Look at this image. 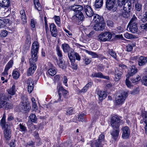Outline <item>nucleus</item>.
<instances>
[{
	"instance_id": "obj_6",
	"label": "nucleus",
	"mask_w": 147,
	"mask_h": 147,
	"mask_svg": "<svg viewBox=\"0 0 147 147\" xmlns=\"http://www.w3.org/2000/svg\"><path fill=\"white\" fill-rule=\"evenodd\" d=\"M67 92V91L62 87H60L58 90L59 98L57 99V101H59L62 100V96H65Z\"/></svg>"
},
{
	"instance_id": "obj_53",
	"label": "nucleus",
	"mask_w": 147,
	"mask_h": 147,
	"mask_svg": "<svg viewBox=\"0 0 147 147\" xmlns=\"http://www.w3.org/2000/svg\"><path fill=\"white\" fill-rule=\"evenodd\" d=\"M85 115V114L84 113L81 114H80L78 117V119H80V120L81 121H84V117Z\"/></svg>"
},
{
	"instance_id": "obj_25",
	"label": "nucleus",
	"mask_w": 147,
	"mask_h": 147,
	"mask_svg": "<svg viewBox=\"0 0 147 147\" xmlns=\"http://www.w3.org/2000/svg\"><path fill=\"white\" fill-rule=\"evenodd\" d=\"M93 20L95 23H98L102 22L101 20L102 19L100 16L97 14H94L93 16Z\"/></svg>"
},
{
	"instance_id": "obj_44",
	"label": "nucleus",
	"mask_w": 147,
	"mask_h": 147,
	"mask_svg": "<svg viewBox=\"0 0 147 147\" xmlns=\"http://www.w3.org/2000/svg\"><path fill=\"white\" fill-rule=\"evenodd\" d=\"M8 33L7 31L6 30H3L2 31L0 34V36L2 38L5 37L7 35Z\"/></svg>"
},
{
	"instance_id": "obj_51",
	"label": "nucleus",
	"mask_w": 147,
	"mask_h": 147,
	"mask_svg": "<svg viewBox=\"0 0 147 147\" xmlns=\"http://www.w3.org/2000/svg\"><path fill=\"white\" fill-rule=\"evenodd\" d=\"M55 19L56 23L58 25H59L60 24V18L59 16H55L54 17Z\"/></svg>"
},
{
	"instance_id": "obj_3",
	"label": "nucleus",
	"mask_w": 147,
	"mask_h": 147,
	"mask_svg": "<svg viewBox=\"0 0 147 147\" xmlns=\"http://www.w3.org/2000/svg\"><path fill=\"white\" fill-rule=\"evenodd\" d=\"M121 119L118 117H112L111 120V124L113 129L119 128Z\"/></svg>"
},
{
	"instance_id": "obj_33",
	"label": "nucleus",
	"mask_w": 147,
	"mask_h": 147,
	"mask_svg": "<svg viewBox=\"0 0 147 147\" xmlns=\"http://www.w3.org/2000/svg\"><path fill=\"white\" fill-rule=\"evenodd\" d=\"M62 47L63 51L65 52H68L70 50L69 47L67 44H63Z\"/></svg>"
},
{
	"instance_id": "obj_21",
	"label": "nucleus",
	"mask_w": 147,
	"mask_h": 147,
	"mask_svg": "<svg viewBox=\"0 0 147 147\" xmlns=\"http://www.w3.org/2000/svg\"><path fill=\"white\" fill-rule=\"evenodd\" d=\"M9 0H0V6L2 7H8L9 5Z\"/></svg>"
},
{
	"instance_id": "obj_59",
	"label": "nucleus",
	"mask_w": 147,
	"mask_h": 147,
	"mask_svg": "<svg viewBox=\"0 0 147 147\" xmlns=\"http://www.w3.org/2000/svg\"><path fill=\"white\" fill-rule=\"evenodd\" d=\"M4 26V22L2 20L0 19V28L3 27Z\"/></svg>"
},
{
	"instance_id": "obj_58",
	"label": "nucleus",
	"mask_w": 147,
	"mask_h": 147,
	"mask_svg": "<svg viewBox=\"0 0 147 147\" xmlns=\"http://www.w3.org/2000/svg\"><path fill=\"white\" fill-rule=\"evenodd\" d=\"M104 136L102 134H101L99 136L98 140L101 141H103L104 140Z\"/></svg>"
},
{
	"instance_id": "obj_22",
	"label": "nucleus",
	"mask_w": 147,
	"mask_h": 147,
	"mask_svg": "<svg viewBox=\"0 0 147 147\" xmlns=\"http://www.w3.org/2000/svg\"><path fill=\"white\" fill-rule=\"evenodd\" d=\"M83 9V7L81 5H75L72 7V9L74 11L76 12V13L79 12H81V11Z\"/></svg>"
},
{
	"instance_id": "obj_18",
	"label": "nucleus",
	"mask_w": 147,
	"mask_h": 147,
	"mask_svg": "<svg viewBox=\"0 0 147 147\" xmlns=\"http://www.w3.org/2000/svg\"><path fill=\"white\" fill-rule=\"evenodd\" d=\"M147 62V58L146 57L141 56L139 59L138 64L140 66L144 65Z\"/></svg>"
},
{
	"instance_id": "obj_35",
	"label": "nucleus",
	"mask_w": 147,
	"mask_h": 147,
	"mask_svg": "<svg viewBox=\"0 0 147 147\" xmlns=\"http://www.w3.org/2000/svg\"><path fill=\"white\" fill-rule=\"evenodd\" d=\"M49 74L51 76H53L56 74V70L53 68H51L48 70Z\"/></svg>"
},
{
	"instance_id": "obj_64",
	"label": "nucleus",
	"mask_w": 147,
	"mask_h": 147,
	"mask_svg": "<svg viewBox=\"0 0 147 147\" xmlns=\"http://www.w3.org/2000/svg\"><path fill=\"white\" fill-rule=\"evenodd\" d=\"M88 89V87L85 86L83 88L82 90H81V92H86L87 91Z\"/></svg>"
},
{
	"instance_id": "obj_4",
	"label": "nucleus",
	"mask_w": 147,
	"mask_h": 147,
	"mask_svg": "<svg viewBox=\"0 0 147 147\" xmlns=\"http://www.w3.org/2000/svg\"><path fill=\"white\" fill-rule=\"evenodd\" d=\"M112 37V34L109 32H106L100 34L98 36L99 40L103 41L109 40Z\"/></svg>"
},
{
	"instance_id": "obj_41",
	"label": "nucleus",
	"mask_w": 147,
	"mask_h": 147,
	"mask_svg": "<svg viewBox=\"0 0 147 147\" xmlns=\"http://www.w3.org/2000/svg\"><path fill=\"white\" fill-rule=\"evenodd\" d=\"M12 76L14 78L18 79L20 76V74L18 72L16 71H14L13 73Z\"/></svg>"
},
{
	"instance_id": "obj_57",
	"label": "nucleus",
	"mask_w": 147,
	"mask_h": 147,
	"mask_svg": "<svg viewBox=\"0 0 147 147\" xmlns=\"http://www.w3.org/2000/svg\"><path fill=\"white\" fill-rule=\"evenodd\" d=\"M35 22L32 19L31 20V26L32 28H34L35 27Z\"/></svg>"
},
{
	"instance_id": "obj_48",
	"label": "nucleus",
	"mask_w": 147,
	"mask_h": 147,
	"mask_svg": "<svg viewBox=\"0 0 147 147\" xmlns=\"http://www.w3.org/2000/svg\"><path fill=\"white\" fill-rule=\"evenodd\" d=\"M13 105L11 103L8 102L6 103L5 106V108L7 109H11L13 108Z\"/></svg>"
},
{
	"instance_id": "obj_29",
	"label": "nucleus",
	"mask_w": 147,
	"mask_h": 147,
	"mask_svg": "<svg viewBox=\"0 0 147 147\" xmlns=\"http://www.w3.org/2000/svg\"><path fill=\"white\" fill-rule=\"evenodd\" d=\"M68 55L71 62H75V55L74 52L73 51H71L68 54Z\"/></svg>"
},
{
	"instance_id": "obj_45",
	"label": "nucleus",
	"mask_w": 147,
	"mask_h": 147,
	"mask_svg": "<svg viewBox=\"0 0 147 147\" xmlns=\"http://www.w3.org/2000/svg\"><path fill=\"white\" fill-rule=\"evenodd\" d=\"M109 53L110 55L114 58L116 59L117 57V55L116 53L112 50H110L109 52Z\"/></svg>"
},
{
	"instance_id": "obj_2",
	"label": "nucleus",
	"mask_w": 147,
	"mask_h": 147,
	"mask_svg": "<svg viewBox=\"0 0 147 147\" xmlns=\"http://www.w3.org/2000/svg\"><path fill=\"white\" fill-rule=\"evenodd\" d=\"M126 68V66L123 64H120L119 65V67L115 71V81H118L121 78L122 72L121 71L122 69H124Z\"/></svg>"
},
{
	"instance_id": "obj_31",
	"label": "nucleus",
	"mask_w": 147,
	"mask_h": 147,
	"mask_svg": "<svg viewBox=\"0 0 147 147\" xmlns=\"http://www.w3.org/2000/svg\"><path fill=\"white\" fill-rule=\"evenodd\" d=\"M143 121L146 123V125L144 127L145 132L146 134L147 135V117L146 115L143 113Z\"/></svg>"
},
{
	"instance_id": "obj_54",
	"label": "nucleus",
	"mask_w": 147,
	"mask_h": 147,
	"mask_svg": "<svg viewBox=\"0 0 147 147\" xmlns=\"http://www.w3.org/2000/svg\"><path fill=\"white\" fill-rule=\"evenodd\" d=\"M19 126L21 130V131H25L26 130V127L22 124L20 123L19 125Z\"/></svg>"
},
{
	"instance_id": "obj_7",
	"label": "nucleus",
	"mask_w": 147,
	"mask_h": 147,
	"mask_svg": "<svg viewBox=\"0 0 147 147\" xmlns=\"http://www.w3.org/2000/svg\"><path fill=\"white\" fill-rule=\"evenodd\" d=\"M122 131V137L124 139L128 138L130 135V130L127 126L123 127L121 129Z\"/></svg>"
},
{
	"instance_id": "obj_15",
	"label": "nucleus",
	"mask_w": 147,
	"mask_h": 147,
	"mask_svg": "<svg viewBox=\"0 0 147 147\" xmlns=\"http://www.w3.org/2000/svg\"><path fill=\"white\" fill-rule=\"evenodd\" d=\"M128 27L130 31L132 33H135L138 31L137 25L136 24H128Z\"/></svg>"
},
{
	"instance_id": "obj_14",
	"label": "nucleus",
	"mask_w": 147,
	"mask_h": 147,
	"mask_svg": "<svg viewBox=\"0 0 147 147\" xmlns=\"http://www.w3.org/2000/svg\"><path fill=\"white\" fill-rule=\"evenodd\" d=\"M13 63L12 60H10L8 63L7 64L5 68L4 72L2 73V75L3 76H7L8 74L7 72L9 69L12 66V65Z\"/></svg>"
},
{
	"instance_id": "obj_42",
	"label": "nucleus",
	"mask_w": 147,
	"mask_h": 147,
	"mask_svg": "<svg viewBox=\"0 0 147 147\" xmlns=\"http://www.w3.org/2000/svg\"><path fill=\"white\" fill-rule=\"evenodd\" d=\"M135 9L137 11H140L142 9V5L140 3H137L135 5Z\"/></svg>"
},
{
	"instance_id": "obj_9",
	"label": "nucleus",
	"mask_w": 147,
	"mask_h": 147,
	"mask_svg": "<svg viewBox=\"0 0 147 147\" xmlns=\"http://www.w3.org/2000/svg\"><path fill=\"white\" fill-rule=\"evenodd\" d=\"M105 26V24L103 22H101L95 23L93 28L96 31H101L104 29Z\"/></svg>"
},
{
	"instance_id": "obj_23",
	"label": "nucleus",
	"mask_w": 147,
	"mask_h": 147,
	"mask_svg": "<svg viewBox=\"0 0 147 147\" xmlns=\"http://www.w3.org/2000/svg\"><path fill=\"white\" fill-rule=\"evenodd\" d=\"M119 128L113 129L111 133V135L115 139H116L119 135Z\"/></svg>"
},
{
	"instance_id": "obj_63",
	"label": "nucleus",
	"mask_w": 147,
	"mask_h": 147,
	"mask_svg": "<svg viewBox=\"0 0 147 147\" xmlns=\"http://www.w3.org/2000/svg\"><path fill=\"white\" fill-rule=\"evenodd\" d=\"M85 63L86 65L88 64L91 62V61L88 58L85 59Z\"/></svg>"
},
{
	"instance_id": "obj_39",
	"label": "nucleus",
	"mask_w": 147,
	"mask_h": 147,
	"mask_svg": "<svg viewBox=\"0 0 147 147\" xmlns=\"http://www.w3.org/2000/svg\"><path fill=\"white\" fill-rule=\"evenodd\" d=\"M137 20V19L136 17H133L131 18V20L130 21L129 24H132L135 25V24H136V25H137V23L136 22Z\"/></svg>"
},
{
	"instance_id": "obj_12",
	"label": "nucleus",
	"mask_w": 147,
	"mask_h": 147,
	"mask_svg": "<svg viewBox=\"0 0 147 147\" xmlns=\"http://www.w3.org/2000/svg\"><path fill=\"white\" fill-rule=\"evenodd\" d=\"M50 30L52 36L54 37L56 36L57 34V30L56 26L53 24H51L50 26Z\"/></svg>"
},
{
	"instance_id": "obj_46",
	"label": "nucleus",
	"mask_w": 147,
	"mask_h": 147,
	"mask_svg": "<svg viewBox=\"0 0 147 147\" xmlns=\"http://www.w3.org/2000/svg\"><path fill=\"white\" fill-rule=\"evenodd\" d=\"M141 21L143 22L147 21V11L145 12L143 17L141 19Z\"/></svg>"
},
{
	"instance_id": "obj_56",
	"label": "nucleus",
	"mask_w": 147,
	"mask_h": 147,
	"mask_svg": "<svg viewBox=\"0 0 147 147\" xmlns=\"http://www.w3.org/2000/svg\"><path fill=\"white\" fill-rule=\"evenodd\" d=\"M107 25L111 27H113V22L110 20H108L107 22Z\"/></svg>"
},
{
	"instance_id": "obj_52",
	"label": "nucleus",
	"mask_w": 147,
	"mask_h": 147,
	"mask_svg": "<svg viewBox=\"0 0 147 147\" xmlns=\"http://www.w3.org/2000/svg\"><path fill=\"white\" fill-rule=\"evenodd\" d=\"M6 101L5 100H1V102H0V108H2L3 107H5V106Z\"/></svg>"
},
{
	"instance_id": "obj_43",
	"label": "nucleus",
	"mask_w": 147,
	"mask_h": 147,
	"mask_svg": "<svg viewBox=\"0 0 147 147\" xmlns=\"http://www.w3.org/2000/svg\"><path fill=\"white\" fill-rule=\"evenodd\" d=\"M141 79V78L140 76L138 75L135 78H133L131 80V81L133 83H135L139 81Z\"/></svg>"
},
{
	"instance_id": "obj_47",
	"label": "nucleus",
	"mask_w": 147,
	"mask_h": 147,
	"mask_svg": "<svg viewBox=\"0 0 147 147\" xmlns=\"http://www.w3.org/2000/svg\"><path fill=\"white\" fill-rule=\"evenodd\" d=\"M142 83L146 86H147V76L143 77L142 79Z\"/></svg>"
},
{
	"instance_id": "obj_27",
	"label": "nucleus",
	"mask_w": 147,
	"mask_h": 147,
	"mask_svg": "<svg viewBox=\"0 0 147 147\" xmlns=\"http://www.w3.org/2000/svg\"><path fill=\"white\" fill-rule=\"evenodd\" d=\"M20 13L23 22V24L26 23L27 21L25 11L24 10H22L20 11Z\"/></svg>"
},
{
	"instance_id": "obj_28",
	"label": "nucleus",
	"mask_w": 147,
	"mask_h": 147,
	"mask_svg": "<svg viewBox=\"0 0 147 147\" xmlns=\"http://www.w3.org/2000/svg\"><path fill=\"white\" fill-rule=\"evenodd\" d=\"M137 69L136 68H135V66H131L130 69V70L129 71L128 75H129V76H132L134 74L137 73Z\"/></svg>"
},
{
	"instance_id": "obj_20",
	"label": "nucleus",
	"mask_w": 147,
	"mask_h": 147,
	"mask_svg": "<svg viewBox=\"0 0 147 147\" xmlns=\"http://www.w3.org/2000/svg\"><path fill=\"white\" fill-rule=\"evenodd\" d=\"M115 1L111 0H107L106 4L107 8L108 9H111L113 7Z\"/></svg>"
},
{
	"instance_id": "obj_36",
	"label": "nucleus",
	"mask_w": 147,
	"mask_h": 147,
	"mask_svg": "<svg viewBox=\"0 0 147 147\" xmlns=\"http://www.w3.org/2000/svg\"><path fill=\"white\" fill-rule=\"evenodd\" d=\"M85 51L88 54L91 55L92 58H97L98 57L97 54L95 53L87 50H86Z\"/></svg>"
},
{
	"instance_id": "obj_40",
	"label": "nucleus",
	"mask_w": 147,
	"mask_h": 147,
	"mask_svg": "<svg viewBox=\"0 0 147 147\" xmlns=\"http://www.w3.org/2000/svg\"><path fill=\"white\" fill-rule=\"evenodd\" d=\"M30 120L32 122L36 121L37 119L36 115L34 114H32L29 116Z\"/></svg>"
},
{
	"instance_id": "obj_10",
	"label": "nucleus",
	"mask_w": 147,
	"mask_h": 147,
	"mask_svg": "<svg viewBox=\"0 0 147 147\" xmlns=\"http://www.w3.org/2000/svg\"><path fill=\"white\" fill-rule=\"evenodd\" d=\"M123 9L126 13H128L130 11L131 8V2L129 0H127L126 2L123 4Z\"/></svg>"
},
{
	"instance_id": "obj_50",
	"label": "nucleus",
	"mask_w": 147,
	"mask_h": 147,
	"mask_svg": "<svg viewBox=\"0 0 147 147\" xmlns=\"http://www.w3.org/2000/svg\"><path fill=\"white\" fill-rule=\"evenodd\" d=\"M141 28L143 30H147V23L145 24H141L140 25Z\"/></svg>"
},
{
	"instance_id": "obj_1",
	"label": "nucleus",
	"mask_w": 147,
	"mask_h": 147,
	"mask_svg": "<svg viewBox=\"0 0 147 147\" xmlns=\"http://www.w3.org/2000/svg\"><path fill=\"white\" fill-rule=\"evenodd\" d=\"M38 48V44L37 42H34L31 50L32 58L30 59V67L28 69V75H30L33 74L36 69V66L35 63L37 59V53Z\"/></svg>"
},
{
	"instance_id": "obj_38",
	"label": "nucleus",
	"mask_w": 147,
	"mask_h": 147,
	"mask_svg": "<svg viewBox=\"0 0 147 147\" xmlns=\"http://www.w3.org/2000/svg\"><path fill=\"white\" fill-rule=\"evenodd\" d=\"M135 43H133L131 45L129 44L126 47L127 51H131L133 49V47L136 46Z\"/></svg>"
},
{
	"instance_id": "obj_8",
	"label": "nucleus",
	"mask_w": 147,
	"mask_h": 147,
	"mask_svg": "<svg viewBox=\"0 0 147 147\" xmlns=\"http://www.w3.org/2000/svg\"><path fill=\"white\" fill-rule=\"evenodd\" d=\"M4 134L6 140H10L11 136V132L10 129V126H8L7 128L4 129Z\"/></svg>"
},
{
	"instance_id": "obj_34",
	"label": "nucleus",
	"mask_w": 147,
	"mask_h": 147,
	"mask_svg": "<svg viewBox=\"0 0 147 147\" xmlns=\"http://www.w3.org/2000/svg\"><path fill=\"white\" fill-rule=\"evenodd\" d=\"M124 36L125 38L127 39H131L137 38L136 36L129 34L128 33H126L124 35Z\"/></svg>"
},
{
	"instance_id": "obj_26",
	"label": "nucleus",
	"mask_w": 147,
	"mask_h": 147,
	"mask_svg": "<svg viewBox=\"0 0 147 147\" xmlns=\"http://www.w3.org/2000/svg\"><path fill=\"white\" fill-rule=\"evenodd\" d=\"M16 91V86L15 85H13L12 87L9 89L7 90V91L9 94L13 95L15 94Z\"/></svg>"
},
{
	"instance_id": "obj_61",
	"label": "nucleus",
	"mask_w": 147,
	"mask_h": 147,
	"mask_svg": "<svg viewBox=\"0 0 147 147\" xmlns=\"http://www.w3.org/2000/svg\"><path fill=\"white\" fill-rule=\"evenodd\" d=\"M73 111V109L70 108L67 111V114L70 115Z\"/></svg>"
},
{
	"instance_id": "obj_17",
	"label": "nucleus",
	"mask_w": 147,
	"mask_h": 147,
	"mask_svg": "<svg viewBox=\"0 0 147 147\" xmlns=\"http://www.w3.org/2000/svg\"><path fill=\"white\" fill-rule=\"evenodd\" d=\"M73 19H76V20H82L84 19V15L82 12L77 13L72 17Z\"/></svg>"
},
{
	"instance_id": "obj_13",
	"label": "nucleus",
	"mask_w": 147,
	"mask_h": 147,
	"mask_svg": "<svg viewBox=\"0 0 147 147\" xmlns=\"http://www.w3.org/2000/svg\"><path fill=\"white\" fill-rule=\"evenodd\" d=\"M27 83L28 85V90L29 93H31L33 89V80L31 79H29L27 81Z\"/></svg>"
},
{
	"instance_id": "obj_55",
	"label": "nucleus",
	"mask_w": 147,
	"mask_h": 147,
	"mask_svg": "<svg viewBox=\"0 0 147 147\" xmlns=\"http://www.w3.org/2000/svg\"><path fill=\"white\" fill-rule=\"evenodd\" d=\"M71 67L74 69H77V66L76 64L75 63V62H71Z\"/></svg>"
},
{
	"instance_id": "obj_30",
	"label": "nucleus",
	"mask_w": 147,
	"mask_h": 147,
	"mask_svg": "<svg viewBox=\"0 0 147 147\" xmlns=\"http://www.w3.org/2000/svg\"><path fill=\"white\" fill-rule=\"evenodd\" d=\"M103 3V0H96L95 6L97 8H99L102 6Z\"/></svg>"
},
{
	"instance_id": "obj_24",
	"label": "nucleus",
	"mask_w": 147,
	"mask_h": 147,
	"mask_svg": "<svg viewBox=\"0 0 147 147\" xmlns=\"http://www.w3.org/2000/svg\"><path fill=\"white\" fill-rule=\"evenodd\" d=\"M57 63L60 67L63 69L65 67V62L63 61L62 58L59 59V61H57Z\"/></svg>"
},
{
	"instance_id": "obj_19",
	"label": "nucleus",
	"mask_w": 147,
	"mask_h": 147,
	"mask_svg": "<svg viewBox=\"0 0 147 147\" xmlns=\"http://www.w3.org/2000/svg\"><path fill=\"white\" fill-rule=\"evenodd\" d=\"M5 116L4 115L3 116L1 120V125L3 129H5L7 128L8 126H10L9 125L7 124H5Z\"/></svg>"
},
{
	"instance_id": "obj_16",
	"label": "nucleus",
	"mask_w": 147,
	"mask_h": 147,
	"mask_svg": "<svg viewBox=\"0 0 147 147\" xmlns=\"http://www.w3.org/2000/svg\"><path fill=\"white\" fill-rule=\"evenodd\" d=\"M98 94L99 96V99L100 101H102L103 99L105 98L107 94L104 91L100 90L98 91Z\"/></svg>"
},
{
	"instance_id": "obj_32",
	"label": "nucleus",
	"mask_w": 147,
	"mask_h": 147,
	"mask_svg": "<svg viewBox=\"0 0 147 147\" xmlns=\"http://www.w3.org/2000/svg\"><path fill=\"white\" fill-rule=\"evenodd\" d=\"M34 4L36 9L39 11H40L42 9L41 6L39 3L38 0H34Z\"/></svg>"
},
{
	"instance_id": "obj_49",
	"label": "nucleus",
	"mask_w": 147,
	"mask_h": 147,
	"mask_svg": "<svg viewBox=\"0 0 147 147\" xmlns=\"http://www.w3.org/2000/svg\"><path fill=\"white\" fill-rule=\"evenodd\" d=\"M126 77L127 78L126 80V84L128 87H129L131 86V83L129 80V75H126Z\"/></svg>"
},
{
	"instance_id": "obj_60",
	"label": "nucleus",
	"mask_w": 147,
	"mask_h": 147,
	"mask_svg": "<svg viewBox=\"0 0 147 147\" xmlns=\"http://www.w3.org/2000/svg\"><path fill=\"white\" fill-rule=\"evenodd\" d=\"M57 54H58V56L59 57V58H62L61 57L62 56V54L61 53L60 51L59 48H57Z\"/></svg>"
},
{
	"instance_id": "obj_11",
	"label": "nucleus",
	"mask_w": 147,
	"mask_h": 147,
	"mask_svg": "<svg viewBox=\"0 0 147 147\" xmlns=\"http://www.w3.org/2000/svg\"><path fill=\"white\" fill-rule=\"evenodd\" d=\"M85 11L87 15L89 17H91L93 15V12L90 7L88 5L84 6Z\"/></svg>"
},
{
	"instance_id": "obj_5",
	"label": "nucleus",
	"mask_w": 147,
	"mask_h": 147,
	"mask_svg": "<svg viewBox=\"0 0 147 147\" xmlns=\"http://www.w3.org/2000/svg\"><path fill=\"white\" fill-rule=\"evenodd\" d=\"M127 95V92H125L122 93L120 95L118 96L115 99L117 104L118 105L122 104L124 101Z\"/></svg>"
},
{
	"instance_id": "obj_62",
	"label": "nucleus",
	"mask_w": 147,
	"mask_h": 147,
	"mask_svg": "<svg viewBox=\"0 0 147 147\" xmlns=\"http://www.w3.org/2000/svg\"><path fill=\"white\" fill-rule=\"evenodd\" d=\"M101 142V141H100L98 140L96 141L95 144L96 147H99V146Z\"/></svg>"
},
{
	"instance_id": "obj_37",
	"label": "nucleus",
	"mask_w": 147,
	"mask_h": 147,
	"mask_svg": "<svg viewBox=\"0 0 147 147\" xmlns=\"http://www.w3.org/2000/svg\"><path fill=\"white\" fill-rule=\"evenodd\" d=\"M97 78L105 79L108 80L109 79V77L108 76H104L101 72L97 73Z\"/></svg>"
}]
</instances>
